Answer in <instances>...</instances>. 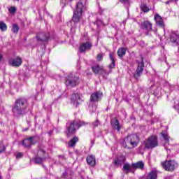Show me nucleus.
Segmentation results:
<instances>
[{"label": "nucleus", "mask_w": 179, "mask_h": 179, "mask_svg": "<svg viewBox=\"0 0 179 179\" xmlns=\"http://www.w3.org/2000/svg\"><path fill=\"white\" fill-rule=\"evenodd\" d=\"M0 179H2V176H0Z\"/></svg>", "instance_id": "49"}, {"label": "nucleus", "mask_w": 179, "mask_h": 179, "mask_svg": "<svg viewBox=\"0 0 179 179\" xmlns=\"http://www.w3.org/2000/svg\"><path fill=\"white\" fill-rule=\"evenodd\" d=\"M131 167L133 169H142L143 167H145V164H143L142 162H138L137 163H133L131 164Z\"/></svg>", "instance_id": "26"}, {"label": "nucleus", "mask_w": 179, "mask_h": 179, "mask_svg": "<svg viewBox=\"0 0 179 179\" xmlns=\"http://www.w3.org/2000/svg\"><path fill=\"white\" fill-rule=\"evenodd\" d=\"M91 125L92 127H93V128H97V127L100 125V121H99V120H96V121L93 122Z\"/></svg>", "instance_id": "34"}, {"label": "nucleus", "mask_w": 179, "mask_h": 179, "mask_svg": "<svg viewBox=\"0 0 179 179\" xmlns=\"http://www.w3.org/2000/svg\"><path fill=\"white\" fill-rule=\"evenodd\" d=\"M45 150H44V149L43 148H39V150H38V155H45Z\"/></svg>", "instance_id": "38"}, {"label": "nucleus", "mask_w": 179, "mask_h": 179, "mask_svg": "<svg viewBox=\"0 0 179 179\" xmlns=\"http://www.w3.org/2000/svg\"><path fill=\"white\" fill-rule=\"evenodd\" d=\"M141 9L143 12L148 13L149 12V7L146 4H142L141 6Z\"/></svg>", "instance_id": "32"}, {"label": "nucleus", "mask_w": 179, "mask_h": 179, "mask_svg": "<svg viewBox=\"0 0 179 179\" xmlns=\"http://www.w3.org/2000/svg\"><path fill=\"white\" fill-rule=\"evenodd\" d=\"M92 43L90 42H85L82 43L80 45L79 50L80 52H85V51H89L92 49Z\"/></svg>", "instance_id": "15"}, {"label": "nucleus", "mask_w": 179, "mask_h": 179, "mask_svg": "<svg viewBox=\"0 0 179 179\" xmlns=\"http://www.w3.org/2000/svg\"><path fill=\"white\" fill-rule=\"evenodd\" d=\"M83 12V3L81 1L78 2L76 4V10L73 12V15L72 18V21L73 23H79V20H80V16H82V13Z\"/></svg>", "instance_id": "5"}, {"label": "nucleus", "mask_w": 179, "mask_h": 179, "mask_svg": "<svg viewBox=\"0 0 179 179\" xmlns=\"http://www.w3.org/2000/svg\"><path fill=\"white\" fill-rule=\"evenodd\" d=\"M19 29H20L19 27V25H17V24H13L11 31H13V33L17 34L19 33Z\"/></svg>", "instance_id": "30"}, {"label": "nucleus", "mask_w": 179, "mask_h": 179, "mask_svg": "<svg viewBox=\"0 0 179 179\" xmlns=\"http://www.w3.org/2000/svg\"><path fill=\"white\" fill-rule=\"evenodd\" d=\"M110 124L113 129H117V132L121 131V125L120 124V122H118L117 118L112 120Z\"/></svg>", "instance_id": "17"}, {"label": "nucleus", "mask_w": 179, "mask_h": 179, "mask_svg": "<svg viewBox=\"0 0 179 179\" xmlns=\"http://www.w3.org/2000/svg\"><path fill=\"white\" fill-rule=\"evenodd\" d=\"M71 103L76 106V107H78V106L82 103V99H80L79 94H73L71 96Z\"/></svg>", "instance_id": "16"}, {"label": "nucleus", "mask_w": 179, "mask_h": 179, "mask_svg": "<svg viewBox=\"0 0 179 179\" xmlns=\"http://www.w3.org/2000/svg\"><path fill=\"white\" fill-rule=\"evenodd\" d=\"M145 179H157V172L151 171L146 176Z\"/></svg>", "instance_id": "24"}, {"label": "nucleus", "mask_w": 179, "mask_h": 179, "mask_svg": "<svg viewBox=\"0 0 179 179\" xmlns=\"http://www.w3.org/2000/svg\"><path fill=\"white\" fill-rule=\"evenodd\" d=\"M44 162V159L42 157H40L38 156L35 157L34 158V163H36V164H41V163Z\"/></svg>", "instance_id": "31"}, {"label": "nucleus", "mask_w": 179, "mask_h": 179, "mask_svg": "<svg viewBox=\"0 0 179 179\" xmlns=\"http://www.w3.org/2000/svg\"><path fill=\"white\" fill-rule=\"evenodd\" d=\"M103 97V93L100 91L95 92L91 94L90 101L91 103H96L100 101Z\"/></svg>", "instance_id": "12"}, {"label": "nucleus", "mask_w": 179, "mask_h": 179, "mask_svg": "<svg viewBox=\"0 0 179 179\" xmlns=\"http://www.w3.org/2000/svg\"><path fill=\"white\" fill-rule=\"evenodd\" d=\"M68 1L69 0H61V4L62 5V6H65V5L68 3Z\"/></svg>", "instance_id": "40"}, {"label": "nucleus", "mask_w": 179, "mask_h": 179, "mask_svg": "<svg viewBox=\"0 0 179 179\" xmlns=\"http://www.w3.org/2000/svg\"><path fill=\"white\" fill-rule=\"evenodd\" d=\"M159 146V142H157V136H151L144 141L142 145L140 146L141 150H145V149H155Z\"/></svg>", "instance_id": "3"}, {"label": "nucleus", "mask_w": 179, "mask_h": 179, "mask_svg": "<svg viewBox=\"0 0 179 179\" xmlns=\"http://www.w3.org/2000/svg\"><path fill=\"white\" fill-rule=\"evenodd\" d=\"M59 160H62V162H65V156L64 155H59Z\"/></svg>", "instance_id": "43"}, {"label": "nucleus", "mask_w": 179, "mask_h": 179, "mask_svg": "<svg viewBox=\"0 0 179 179\" xmlns=\"http://www.w3.org/2000/svg\"><path fill=\"white\" fill-rule=\"evenodd\" d=\"M96 108H97L96 106H90V111H92V113H94V111H96Z\"/></svg>", "instance_id": "39"}, {"label": "nucleus", "mask_w": 179, "mask_h": 179, "mask_svg": "<svg viewBox=\"0 0 179 179\" xmlns=\"http://www.w3.org/2000/svg\"><path fill=\"white\" fill-rule=\"evenodd\" d=\"M0 30H1V31H6V30H8V26L2 21H0Z\"/></svg>", "instance_id": "29"}, {"label": "nucleus", "mask_w": 179, "mask_h": 179, "mask_svg": "<svg viewBox=\"0 0 179 179\" xmlns=\"http://www.w3.org/2000/svg\"><path fill=\"white\" fill-rule=\"evenodd\" d=\"M70 2H72V0H70Z\"/></svg>", "instance_id": "50"}, {"label": "nucleus", "mask_w": 179, "mask_h": 179, "mask_svg": "<svg viewBox=\"0 0 179 179\" xmlns=\"http://www.w3.org/2000/svg\"><path fill=\"white\" fill-rule=\"evenodd\" d=\"M79 85V76L71 73L66 78V86L69 87H75Z\"/></svg>", "instance_id": "4"}, {"label": "nucleus", "mask_w": 179, "mask_h": 179, "mask_svg": "<svg viewBox=\"0 0 179 179\" xmlns=\"http://www.w3.org/2000/svg\"><path fill=\"white\" fill-rule=\"evenodd\" d=\"M10 13H15V12H16V8L15 7H11L10 9H9Z\"/></svg>", "instance_id": "42"}, {"label": "nucleus", "mask_w": 179, "mask_h": 179, "mask_svg": "<svg viewBox=\"0 0 179 179\" xmlns=\"http://www.w3.org/2000/svg\"><path fill=\"white\" fill-rule=\"evenodd\" d=\"M162 166L166 171H173L178 167V162L176 160H169L162 162Z\"/></svg>", "instance_id": "6"}, {"label": "nucleus", "mask_w": 179, "mask_h": 179, "mask_svg": "<svg viewBox=\"0 0 179 179\" xmlns=\"http://www.w3.org/2000/svg\"><path fill=\"white\" fill-rule=\"evenodd\" d=\"M161 135L162 136V138L164 139V141H166V143H169L170 142V136H169V134L164 131H162L161 133Z\"/></svg>", "instance_id": "28"}, {"label": "nucleus", "mask_w": 179, "mask_h": 179, "mask_svg": "<svg viewBox=\"0 0 179 179\" xmlns=\"http://www.w3.org/2000/svg\"><path fill=\"white\" fill-rule=\"evenodd\" d=\"M78 66H79V62H78Z\"/></svg>", "instance_id": "48"}, {"label": "nucleus", "mask_w": 179, "mask_h": 179, "mask_svg": "<svg viewBox=\"0 0 179 179\" xmlns=\"http://www.w3.org/2000/svg\"><path fill=\"white\" fill-rule=\"evenodd\" d=\"M29 107V103L27 99L25 98H19L16 99L15 105L12 108V111L15 117H21V115H24L26 114V108Z\"/></svg>", "instance_id": "1"}, {"label": "nucleus", "mask_w": 179, "mask_h": 179, "mask_svg": "<svg viewBox=\"0 0 179 179\" xmlns=\"http://www.w3.org/2000/svg\"><path fill=\"white\" fill-rule=\"evenodd\" d=\"M5 145L0 144V153H3V152H5Z\"/></svg>", "instance_id": "37"}, {"label": "nucleus", "mask_w": 179, "mask_h": 179, "mask_svg": "<svg viewBox=\"0 0 179 179\" xmlns=\"http://www.w3.org/2000/svg\"><path fill=\"white\" fill-rule=\"evenodd\" d=\"M109 57L111 63L109 64L108 68L110 69H114V68H115V58L114 57V53L110 52L109 54Z\"/></svg>", "instance_id": "21"}, {"label": "nucleus", "mask_w": 179, "mask_h": 179, "mask_svg": "<svg viewBox=\"0 0 179 179\" xmlns=\"http://www.w3.org/2000/svg\"><path fill=\"white\" fill-rule=\"evenodd\" d=\"M22 58L17 57L10 62L12 66H20L22 65Z\"/></svg>", "instance_id": "20"}, {"label": "nucleus", "mask_w": 179, "mask_h": 179, "mask_svg": "<svg viewBox=\"0 0 179 179\" xmlns=\"http://www.w3.org/2000/svg\"><path fill=\"white\" fill-rule=\"evenodd\" d=\"M36 38L38 41H48V40H50V33L41 32L37 34Z\"/></svg>", "instance_id": "14"}, {"label": "nucleus", "mask_w": 179, "mask_h": 179, "mask_svg": "<svg viewBox=\"0 0 179 179\" xmlns=\"http://www.w3.org/2000/svg\"><path fill=\"white\" fill-rule=\"evenodd\" d=\"M131 167H132V165L129 164V163H124L123 165L122 170L125 171L126 174H128V173H131V171H132Z\"/></svg>", "instance_id": "25"}, {"label": "nucleus", "mask_w": 179, "mask_h": 179, "mask_svg": "<svg viewBox=\"0 0 179 179\" xmlns=\"http://www.w3.org/2000/svg\"><path fill=\"white\" fill-rule=\"evenodd\" d=\"M26 131H29V128H25L22 129V132H26Z\"/></svg>", "instance_id": "45"}, {"label": "nucleus", "mask_w": 179, "mask_h": 179, "mask_svg": "<svg viewBox=\"0 0 179 179\" xmlns=\"http://www.w3.org/2000/svg\"><path fill=\"white\" fill-rule=\"evenodd\" d=\"M141 29L145 36H149V33L153 31L152 24L150 21H143L141 23Z\"/></svg>", "instance_id": "10"}, {"label": "nucleus", "mask_w": 179, "mask_h": 179, "mask_svg": "<svg viewBox=\"0 0 179 179\" xmlns=\"http://www.w3.org/2000/svg\"><path fill=\"white\" fill-rule=\"evenodd\" d=\"M127 157L124 155L117 157L113 160V165L115 167H121L125 163Z\"/></svg>", "instance_id": "11"}, {"label": "nucleus", "mask_w": 179, "mask_h": 179, "mask_svg": "<svg viewBox=\"0 0 179 179\" xmlns=\"http://www.w3.org/2000/svg\"><path fill=\"white\" fill-rule=\"evenodd\" d=\"M173 2H175V3H177L178 2V0H172Z\"/></svg>", "instance_id": "46"}, {"label": "nucleus", "mask_w": 179, "mask_h": 179, "mask_svg": "<svg viewBox=\"0 0 179 179\" xmlns=\"http://www.w3.org/2000/svg\"><path fill=\"white\" fill-rule=\"evenodd\" d=\"M124 141L125 142H127V143H130L133 148H136V146L139 145V142H141V138H139V136L136 134L129 135Z\"/></svg>", "instance_id": "7"}, {"label": "nucleus", "mask_w": 179, "mask_h": 179, "mask_svg": "<svg viewBox=\"0 0 179 179\" xmlns=\"http://www.w3.org/2000/svg\"><path fill=\"white\" fill-rule=\"evenodd\" d=\"M103 72L106 73V71H103Z\"/></svg>", "instance_id": "51"}, {"label": "nucleus", "mask_w": 179, "mask_h": 179, "mask_svg": "<svg viewBox=\"0 0 179 179\" xmlns=\"http://www.w3.org/2000/svg\"><path fill=\"white\" fill-rule=\"evenodd\" d=\"M125 54H127V50L125 48H120L118 49L117 55L119 57H120V58H122V57H124V55H125Z\"/></svg>", "instance_id": "27"}, {"label": "nucleus", "mask_w": 179, "mask_h": 179, "mask_svg": "<svg viewBox=\"0 0 179 179\" xmlns=\"http://www.w3.org/2000/svg\"><path fill=\"white\" fill-rule=\"evenodd\" d=\"M21 157H23V153L22 152H18L16 155L17 159H20Z\"/></svg>", "instance_id": "41"}, {"label": "nucleus", "mask_w": 179, "mask_h": 179, "mask_svg": "<svg viewBox=\"0 0 179 179\" xmlns=\"http://www.w3.org/2000/svg\"><path fill=\"white\" fill-rule=\"evenodd\" d=\"M155 20L157 26H159L160 27H164V22H163V18H162L159 14H156L155 15Z\"/></svg>", "instance_id": "18"}, {"label": "nucleus", "mask_w": 179, "mask_h": 179, "mask_svg": "<svg viewBox=\"0 0 179 179\" xmlns=\"http://www.w3.org/2000/svg\"><path fill=\"white\" fill-rule=\"evenodd\" d=\"M103 53H99L97 57H96V59L97 61H103Z\"/></svg>", "instance_id": "36"}, {"label": "nucleus", "mask_w": 179, "mask_h": 179, "mask_svg": "<svg viewBox=\"0 0 179 179\" xmlns=\"http://www.w3.org/2000/svg\"><path fill=\"white\" fill-rule=\"evenodd\" d=\"M170 42L172 45H178L179 44V35L176 32H171L170 34Z\"/></svg>", "instance_id": "13"}, {"label": "nucleus", "mask_w": 179, "mask_h": 179, "mask_svg": "<svg viewBox=\"0 0 179 179\" xmlns=\"http://www.w3.org/2000/svg\"><path fill=\"white\" fill-rule=\"evenodd\" d=\"M120 1L127 8L129 6V0H120Z\"/></svg>", "instance_id": "35"}, {"label": "nucleus", "mask_w": 179, "mask_h": 179, "mask_svg": "<svg viewBox=\"0 0 179 179\" xmlns=\"http://www.w3.org/2000/svg\"><path fill=\"white\" fill-rule=\"evenodd\" d=\"M79 142V138L78 136H74L73 138H71L69 142V148H75L76 146V143Z\"/></svg>", "instance_id": "23"}, {"label": "nucleus", "mask_w": 179, "mask_h": 179, "mask_svg": "<svg viewBox=\"0 0 179 179\" xmlns=\"http://www.w3.org/2000/svg\"><path fill=\"white\" fill-rule=\"evenodd\" d=\"M178 51H179V48H178Z\"/></svg>", "instance_id": "52"}, {"label": "nucleus", "mask_w": 179, "mask_h": 179, "mask_svg": "<svg viewBox=\"0 0 179 179\" xmlns=\"http://www.w3.org/2000/svg\"><path fill=\"white\" fill-rule=\"evenodd\" d=\"M171 2H173V0H169V1L166 2V4L169 5V3H171Z\"/></svg>", "instance_id": "44"}, {"label": "nucleus", "mask_w": 179, "mask_h": 179, "mask_svg": "<svg viewBox=\"0 0 179 179\" xmlns=\"http://www.w3.org/2000/svg\"><path fill=\"white\" fill-rule=\"evenodd\" d=\"M137 64L138 66L136 70V73L134 74V79H139V78H141V76L143 72V69H145V63L143 62V57H141V61L138 62Z\"/></svg>", "instance_id": "9"}, {"label": "nucleus", "mask_w": 179, "mask_h": 179, "mask_svg": "<svg viewBox=\"0 0 179 179\" xmlns=\"http://www.w3.org/2000/svg\"><path fill=\"white\" fill-rule=\"evenodd\" d=\"M38 141H40V137L34 136L24 139L22 142V145L24 148H31V145H36Z\"/></svg>", "instance_id": "8"}, {"label": "nucleus", "mask_w": 179, "mask_h": 179, "mask_svg": "<svg viewBox=\"0 0 179 179\" xmlns=\"http://www.w3.org/2000/svg\"><path fill=\"white\" fill-rule=\"evenodd\" d=\"M72 176H73V172L71 169H67L62 176V178L71 179Z\"/></svg>", "instance_id": "22"}, {"label": "nucleus", "mask_w": 179, "mask_h": 179, "mask_svg": "<svg viewBox=\"0 0 179 179\" xmlns=\"http://www.w3.org/2000/svg\"><path fill=\"white\" fill-rule=\"evenodd\" d=\"M92 69L94 73H99L100 72V66H92Z\"/></svg>", "instance_id": "33"}, {"label": "nucleus", "mask_w": 179, "mask_h": 179, "mask_svg": "<svg viewBox=\"0 0 179 179\" xmlns=\"http://www.w3.org/2000/svg\"><path fill=\"white\" fill-rule=\"evenodd\" d=\"M87 163L91 167H94L96 166V158L93 155H90L87 157Z\"/></svg>", "instance_id": "19"}, {"label": "nucleus", "mask_w": 179, "mask_h": 179, "mask_svg": "<svg viewBox=\"0 0 179 179\" xmlns=\"http://www.w3.org/2000/svg\"><path fill=\"white\" fill-rule=\"evenodd\" d=\"M0 59H2V55H0Z\"/></svg>", "instance_id": "47"}, {"label": "nucleus", "mask_w": 179, "mask_h": 179, "mask_svg": "<svg viewBox=\"0 0 179 179\" xmlns=\"http://www.w3.org/2000/svg\"><path fill=\"white\" fill-rule=\"evenodd\" d=\"M86 124L87 123L83 121L68 122L66 124L67 138H71L72 135H74V134L76 133L77 129H79L80 127L86 125Z\"/></svg>", "instance_id": "2"}]
</instances>
